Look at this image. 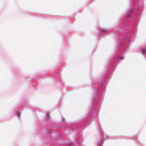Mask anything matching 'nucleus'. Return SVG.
I'll use <instances>...</instances> for the list:
<instances>
[{
  "label": "nucleus",
  "mask_w": 146,
  "mask_h": 146,
  "mask_svg": "<svg viewBox=\"0 0 146 146\" xmlns=\"http://www.w3.org/2000/svg\"><path fill=\"white\" fill-rule=\"evenodd\" d=\"M119 58L120 60H122L123 59V57L122 56H121L119 57Z\"/></svg>",
  "instance_id": "3"
},
{
  "label": "nucleus",
  "mask_w": 146,
  "mask_h": 146,
  "mask_svg": "<svg viewBox=\"0 0 146 146\" xmlns=\"http://www.w3.org/2000/svg\"><path fill=\"white\" fill-rule=\"evenodd\" d=\"M20 113H17V116H18L19 115Z\"/></svg>",
  "instance_id": "4"
},
{
  "label": "nucleus",
  "mask_w": 146,
  "mask_h": 146,
  "mask_svg": "<svg viewBox=\"0 0 146 146\" xmlns=\"http://www.w3.org/2000/svg\"><path fill=\"white\" fill-rule=\"evenodd\" d=\"M133 11L132 10H131L130 11H129V15H127V17H130V15H131V13H132Z\"/></svg>",
  "instance_id": "1"
},
{
  "label": "nucleus",
  "mask_w": 146,
  "mask_h": 146,
  "mask_svg": "<svg viewBox=\"0 0 146 146\" xmlns=\"http://www.w3.org/2000/svg\"><path fill=\"white\" fill-rule=\"evenodd\" d=\"M142 52L143 53H145L146 49L145 48H143L142 49Z\"/></svg>",
  "instance_id": "2"
}]
</instances>
